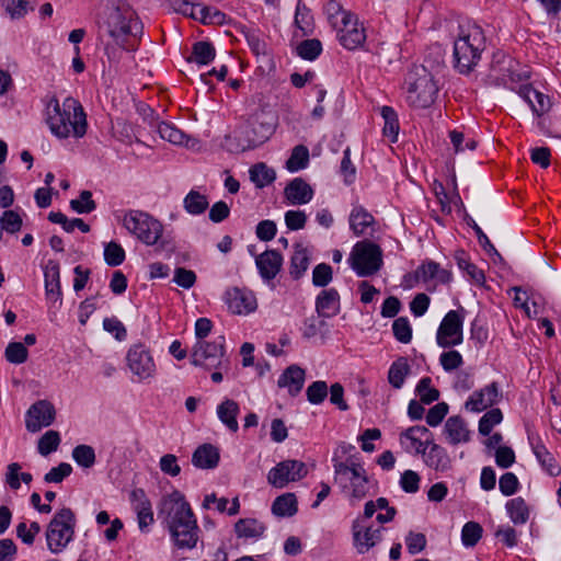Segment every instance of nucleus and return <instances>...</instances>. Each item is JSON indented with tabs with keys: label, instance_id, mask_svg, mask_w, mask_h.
Instances as JSON below:
<instances>
[{
	"label": "nucleus",
	"instance_id": "obj_47",
	"mask_svg": "<svg viewBox=\"0 0 561 561\" xmlns=\"http://www.w3.org/2000/svg\"><path fill=\"white\" fill-rule=\"evenodd\" d=\"M415 394L421 403L431 404L439 399V390L433 386L431 377H422L415 386Z\"/></svg>",
	"mask_w": 561,
	"mask_h": 561
},
{
	"label": "nucleus",
	"instance_id": "obj_23",
	"mask_svg": "<svg viewBox=\"0 0 561 561\" xmlns=\"http://www.w3.org/2000/svg\"><path fill=\"white\" fill-rule=\"evenodd\" d=\"M500 398L501 393L497 383L491 382L473 391L467 399L465 408L470 412L479 413L496 404Z\"/></svg>",
	"mask_w": 561,
	"mask_h": 561
},
{
	"label": "nucleus",
	"instance_id": "obj_11",
	"mask_svg": "<svg viewBox=\"0 0 561 561\" xmlns=\"http://www.w3.org/2000/svg\"><path fill=\"white\" fill-rule=\"evenodd\" d=\"M191 363L207 369L226 368L228 359L225 357V337L218 335L213 341L195 342L191 353Z\"/></svg>",
	"mask_w": 561,
	"mask_h": 561
},
{
	"label": "nucleus",
	"instance_id": "obj_4",
	"mask_svg": "<svg viewBox=\"0 0 561 561\" xmlns=\"http://www.w3.org/2000/svg\"><path fill=\"white\" fill-rule=\"evenodd\" d=\"M334 483L351 505L364 500L371 489V481L363 461L351 457L346 460L332 459Z\"/></svg>",
	"mask_w": 561,
	"mask_h": 561
},
{
	"label": "nucleus",
	"instance_id": "obj_22",
	"mask_svg": "<svg viewBox=\"0 0 561 561\" xmlns=\"http://www.w3.org/2000/svg\"><path fill=\"white\" fill-rule=\"evenodd\" d=\"M130 504L137 515L138 527L141 533H148L154 523L152 504L145 490L134 489L129 495Z\"/></svg>",
	"mask_w": 561,
	"mask_h": 561
},
{
	"label": "nucleus",
	"instance_id": "obj_9",
	"mask_svg": "<svg viewBox=\"0 0 561 561\" xmlns=\"http://www.w3.org/2000/svg\"><path fill=\"white\" fill-rule=\"evenodd\" d=\"M347 263L358 277L373 276L383 264L382 251L371 241H358L353 245Z\"/></svg>",
	"mask_w": 561,
	"mask_h": 561
},
{
	"label": "nucleus",
	"instance_id": "obj_2",
	"mask_svg": "<svg viewBox=\"0 0 561 561\" xmlns=\"http://www.w3.org/2000/svg\"><path fill=\"white\" fill-rule=\"evenodd\" d=\"M45 122L51 135L59 140L81 139L88 130L87 113L72 96L65 98L61 103L51 98L46 105Z\"/></svg>",
	"mask_w": 561,
	"mask_h": 561
},
{
	"label": "nucleus",
	"instance_id": "obj_33",
	"mask_svg": "<svg viewBox=\"0 0 561 561\" xmlns=\"http://www.w3.org/2000/svg\"><path fill=\"white\" fill-rule=\"evenodd\" d=\"M340 308V294L335 288L324 289L317 296L316 310L320 317H334Z\"/></svg>",
	"mask_w": 561,
	"mask_h": 561
},
{
	"label": "nucleus",
	"instance_id": "obj_14",
	"mask_svg": "<svg viewBox=\"0 0 561 561\" xmlns=\"http://www.w3.org/2000/svg\"><path fill=\"white\" fill-rule=\"evenodd\" d=\"M382 527L367 525L357 517L352 523V541L358 554H365L379 545L382 540Z\"/></svg>",
	"mask_w": 561,
	"mask_h": 561
},
{
	"label": "nucleus",
	"instance_id": "obj_43",
	"mask_svg": "<svg viewBox=\"0 0 561 561\" xmlns=\"http://www.w3.org/2000/svg\"><path fill=\"white\" fill-rule=\"evenodd\" d=\"M323 11L328 22L334 30L353 14V12L345 10L337 0H329L324 4Z\"/></svg>",
	"mask_w": 561,
	"mask_h": 561
},
{
	"label": "nucleus",
	"instance_id": "obj_18",
	"mask_svg": "<svg viewBox=\"0 0 561 561\" xmlns=\"http://www.w3.org/2000/svg\"><path fill=\"white\" fill-rule=\"evenodd\" d=\"M56 417L55 407L47 400L33 403L25 413V427L31 433H37L50 426Z\"/></svg>",
	"mask_w": 561,
	"mask_h": 561
},
{
	"label": "nucleus",
	"instance_id": "obj_28",
	"mask_svg": "<svg viewBox=\"0 0 561 561\" xmlns=\"http://www.w3.org/2000/svg\"><path fill=\"white\" fill-rule=\"evenodd\" d=\"M443 434L450 445L466 444L471 438V433L465 420L458 415L450 416L445 422Z\"/></svg>",
	"mask_w": 561,
	"mask_h": 561
},
{
	"label": "nucleus",
	"instance_id": "obj_29",
	"mask_svg": "<svg viewBox=\"0 0 561 561\" xmlns=\"http://www.w3.org/2000/svg\"><path fill=\"white\" fill-rule=\"evenodd\" d=\"M266 528V525L256 518H241L234 524L237 538L244 542L260 540L264 536Z\"/></svg>",
	"mask_w": 561,
	"mask_h": 561
},
{
	"label": "nucleus",
	"instance_id": "obj_38",
	"mask_svg": "<svg viewBox=\"0 0 561 561\" xmlns=\"http://www.w3.org/2000/svg\"><path fill=\"white\" fill-rule=\"evenodd\" d=\"M219 462L218 449L210 445L204 444L196 448L192 456V463L199 469H213Z\"/></svg>",
	"mask_w": 561,
	"mask_h": 561
},
{
	"label": "nucleus",
	"instance_id": "obj_64",
	"mask_svg": "<svg viewBox=\"0 0 561 561\" xmlns=\"http://www.w3.org/2000/svg\"><path fill=\"white\" fill-rule=\"evenodd\" d=\"M449 412V405L446 402H438L433 405L425 416L426 424L431 427H437L442 424Z\"/></svg>",
	"mask_w": 561,
	"mask_h": 561
},
{
	"label": "nucleus",
	"instance_id": "obj_30",
	"mask_svg": "<svg viewBox=\"0 0 561 561\" xmlns=\"http://www.w3.org/2000/svg\"><path fill=\"white\" fill-rule=\"evenodd\" d=\"M285 198L290 205H306L313 198V188L301 178L290 181L284 190Z\"/></svg>",
	"mask_w": 561,
	"mask_h": 561
},
{
	"label": "nucleus",
	"instance_id": "obj_49",
	"mask_svg": "<svg viewBox=\"0 0 561 561\" xmlns=\"http://www.w3.org/2000/svg\"><path fill=\"white\" fill-rule=\"evenodd\" d=\"M184 209L193 216L203 214L208 207V201L205 195L191 191L183 201Z\"/></svg>",
	"mask_w": 561,
	"mask_h": 561
},
{
	"label": "nucleus",
	"instance_id": "obj_52",
	"mask_svg": "<svg viewBox=\"0 0 561 561\" xmlns=\"http://www.w3.org/2000/svg\"><path fill=\"white\" fill-rule=\"evenodd\" d=\"M60 442V434L57 431L49 430L38 439L37 451L46 457L58 449Z\"/></svg>",
	"mask_w": 561,
	"mask_h": 561
},
{
	"label": "nucleus",
	"instance_id": "obj_21",
	"mask_svg": "<svg viewBox=\"0 0 561 561\" xmlns=\"http://www.w3.org/2000/svg\"><path fill=\"white\" fill-rule=\"evenodd\" d=\"M226 304L228 309L240 316L252 313L257 308V300L252 290L247 288H232L226 293Z\"/></svg>",
	"mask_w": 561,
	"mask_h": 561
},
{
	"label": "nucleus",
	"instance_id": "obj_10",
	"mask_svg": "<svg viewBox=\"0 0 561 561\" xmlns=\"http://www.w3.org/2000/svg\"><path fill=\"white\" fill-rule=\"evenodd\" d=\"M125 362L133 381L146 382L157 376V365L152 352L145 343L131 344L126 352Z\"/></svg>",
	"mask_w": 561,
	"mask_h": 561
},
{
	"label": "nucleus",
	"instance_id": "obj_46",
	"mask_svg": "<svg viewBox=\"0 0 561 561\" xmlns=\"http://www.w3.org/2000/svg\"><path fill=\"white\" fill-rule=\"evenodd\" d=\"M380 115L385 121L383 124V135L392 142H396L398 140V134H399V119L396 111L390 106H382L380 108Z\"/></svg>",
	"mask_w": 561,
	"mask_h": 561
},
{
	"label": "nucleus",
	"instance_id": "obj_36",
	"mask_svg": "<svg viewBox=\"0 0 561 561\" xmlns=\"http://www.w3.org/2000/svg\"><path fill=\"white\" fill-rule=\"evenodd\" d=\"M240 413L239 404L232 399H225L217 405L216 414L219 421L232 433L239 430L238 415Z\"/></svg>",
	"mask_w": 561,
	"mask_h": 561
},
{
	"label": "nucleus",
	"instance_id": "obj_58",
	"mask_svg": "<svg viewBox=\"0 0 561 561\" xmlns=\"http://www.w3.org/2000/svg\"><path fill=\"white\" fill-rule=\"evenodd\" d=\"M322 51V44L319 39H305L297 46V54L305 60H314Z\"/></svg>",
	"mask_w": 561,
	"mask_h": 561
},
{
	"label": "nucleus",
	"instance_id": "obj_3",
	"mask_svg": "<svg viewBox=\"0 0 561 561\" xmlns=\"http://www.w3.org/2000/svg\"><path fill=\"white\" fill-rule=\"evenodd\" d=\"M100 36H108L122 48L128 36L142 33V24L135 11L121 0H106L96 19Z\"/></svg>",
	"mask_w": 561,
	"mask_h": 561
},
{
	"label": "nucleus",
	"instance_id": "obj_44",
	"mask_svg": "<svg viewBox=\"0 0 561 561\" xmlns=\"http://www.w3.org/2000/svg\"><path fill=\"white\" fill-rule=\"evenodd\" d=\"M309 266V253L301 244H296L294 254L290 259L289 274L293 278L298 279L307 271Z\"/></svg>",
	"mask_w": 561,
	"mask_h": 561
},
{
	"label": "nucleus",
	"instance_id": "obj_6",
	"mask_svg": "<svg viewBox=\"0 0 561 561\" xmlns=\"http://www.w3.org/2000/svg\"><path fill=\"white\" fill-rule=\"evenodd\" d=\"M115 219L126 231L146 245H154L163 234V225L149 213L139 209L117 210Z\"/></svg>",
	"mask_w": 561,
	"mask_h": 561
},
{
	"label": "nucleus",
	"instance_id": "obj_15",
	"mask_svg": "<svg viewBox=\"0 0 561 561\" xmlns=\"http://www.w3.org/2000/svg\"><path fill=\"white\" fill-rule=\"evenodd\" d=\"M273 131L274 128L272 124L268 123L254 121L251 124L244 125L236 131L238 148L241 151L254 149L264 144Z\"/></svg>",
	"mask_w": 561,
	"mask_h": 561
},
{
	"label": "nucleus",
	"instance_id": "obj_35",
	"mask_svg": "<svg viewBox=\"0 0 561 561\" xmlns=\"http://www.w3.org/2000/svg\"><path fill=\"white\" fill-rule=\"evenodd\" d=\"M518 64L506 55H496L493 64V71L499 73L504 83H514L522 80L523 75L516 72Z\"/></svg>",
	"mask_w": 561,
	"mask_h": 561
},
{
	"label": "nucleus",
	"instance_id": "obj_63",
	"mask_svg": "<svg viewBox=\"0 0 561 561\" xmlns=\"http://www.w3.org/2000/svg\"><path fill=\"white\" fill-rule=\"evenodd\" d=\"M0 5L12 20L24 18L28 11V2L26 0H0Z\"/></svg>",
	"mask_w": 561,
	"mask_h": 561
},
{
	"label": "nucleus",
	"instance_id": "obj_19",
	"mask_svg": "<svg viewBox=\"0 0 561 561\" xmlns=\"http://www.w3.org/2000/svg\"><path fill=\"white\" fill-rule=\"evenodd\" d=\"M527 438L540 469L550 477L554 478L560 476L561 466L552 453L547 448L539 434L528 432Z\"/></svg>",
	"mask_w": 561,
	"mask_h": 561
},
{
	"label": "nucleus",
	"instance_id": "obj_55",
	"mask_svg": "<svg viewBox=\"0 0 561 561\" xmlns=\"http://www.w3.org/2000/svg\"><path fill=\"white\" fill-rule=\"evenodd\" d=\"M483 529L476 522H468L461 529V543L466 548L474 547L482 537Z\"/></svg>",
	"mask_w": 561,
	"mask_h": 561
},
{
	"label": "nucleus",
	"instance_id": "obj_60",
	"mask_svg": "<svg viewBox=\"0 0 561 561\" xmlns=\"http://www.w3.org/2000/svg\"><path fill=\"white\" fill-rule=\"evenodd\" d=\"M28 351L22 342H10L4 351L5 359L11 364H22L26 362Z\"/></svg>",
	"mask_w": 561,
	"mask_h": 561
},
{
	"label": "nucleus",
	"instance_id": "obj_53",
	"mask_svg": "<svg viewBox=\"0 0 561 561\" xmlns=\"http://www.w3.org/2000/svg\"><path fill=\"white\" fill-rule=\"evenodd\" d=\"M215 48L208 42H197L193 45L191 60L198 65H208L215 58Z\"/></svg>",
	"mask_w": 561,
	"mask_h": 561
},
{
	"label": "nucleus",
	"instance_id": "obj_20",
	"mask_svg": "<svg viewBox=\"0 0 561 561\" xmlns=\"http://www.w3.org/2000/svg\"><path fill=\"white\" fill-rule=\"evenodd\" d=\"M172 7L174 11L204 24L221 23L225 18V14L215 8L192 3L187 0H174Z\"/></svg>",
	"mask_w": 561,
	"mask_h": 561
},
{
	"label": "nucleus",
	"instance_id": "obj_54",
	"mask_svg": "<svg viewBox=\"0 0 561 561\" xmlns=\"http://www.w3.org/2000/svg\"><path fill=\"white\" fill-rule=\"evenodd\" d=\"M72 458L79 467L89 469L95 463V451L90 445L81 444L72 449Z\"/></svg>",
	"mask_w": 561,
	"mask_h": 561
},
{
	"label": "nucleus",
	"instance_id": "obj_17",
	"mask_svg": "<svg viewBox=\"0 0 561 561\" xmlns=\"http://www.w3.org/2000/svg\"><path fill=\"white\" fill-rule=\"evenodd\" d=\"M433 440V433L423 425L410 426L399 435L401 448L412 455L422 456Z\"/></svg>",
	"mask_w": 561,
	"mask_h": 561
},
{
	"label": "nucleus",
	"instance_id": "obj_26",
	"mask_svg": "<svg viewBox=\"0 0 561 561\" xmlns=\"http://www.w3.org/2000/svg\"><path fill=\"white\" fill-rule=\"evenodd\" d=\"M44 283L47 301L54 307H60L62 304V293L58 262L51 260L47 262L44 267Z\"/></svg>",
	"mask_w": 561,
	"mask_h": 561
},
{
	"label": "nucleus",
	"instance_id": "obj_39",
	"mask_svg": "<svg viewBox=\"0 0 561 561\" xmlns=\"http://www.w3.org/2000/svg\"><path fill=\"white\" fill-rule=\"evenodd\" d=\"M505 511L514 525H525L530 516L529 505L522 496L508 500L505 504Z\"/></svg>",
	"mask_w": 561,
	"mask_h": 561
},
{
	"label": "nucleus",
	"instance_id": "obj_61",
	"mask_svg": "<svg viewBox=\"0 0 561 561\" xmlns=\"http://www.w3.org/2000/svg\"><path fill=\"white\" fill-rule=\"evenodd\" d=\"M392 332L400 343L408 344L412 340V327L407 317H400L393 321Z\"/></svg>",
	"mask_w": 561,
	"mask_h": 561
},
{
	"label": "nucleus",
	"instance_id": "obj_57",
	"mask_svg": "<svg viewBox=\"0 0 561 561\" xmlns=\"http://www.w3.org/2000/svg\"><path fill=\"white\" fill-rule=\"evenodd\" d=\"M23 220L21 215L15 210L7 209L0 216V228L7 233L14 234L22 228Z\"/></svg>",
	"mask_w": 561,
	"mask_h": 561
},
{
	"label": "nucleus",
	"instance_id": "obj_51",
	"mask_svg": "<svg viewBox=\"0 0 561 561\" xmlns=\"http://www.w3.org/2000/svg\"><path fill=\"white\" fill-rule=\"evenodd\" d=\"M158 133L163 140L173 145H187L186 135L171 123L161 122L158 125Z\"/></svg>",
	"mask_w": 561,
	"mask_h": 561
},
{
	"label": "nucleus",
	"instance_id": "obj_31",
	"mask_svg": "<svg viewBox=\"0 0 561 561\" xmlns=\"http://www.w3.org/2000/svg\"><path fill=\"white\" fill-rule=\"evenodd\" d=\"M305 377L306 374L301 367L290 365L278 377L277 386L287 389L290 396L296 397L304 387Z\"/></svg>",
	"mask_w": 561,
	"mask_h": 561
},
{
	"label": "nucleus",
	"instance_id": "obj_56",
	"mask_svg": "<svg viewBox=\"0 0 561 561\" xmlns=\"http://www.w3.org/2000/svg\"><path fill=\"white\" fill-rule=\"evenodd\" d=\"M103 255L105 263L113 267L121 265L126 257L124 248L115 241L104 244Z\"/></svg>",
	"mask_w": 561,
	"mask_h": 561
},
{
	"label": "nucleus",
	"instance_id": "obj_24",
	"mask_svg": "<svg viewBox=\"0 0 561 561\" xmlns=\"http://www.w3.org/2000/svg\"><path fill=\"white\" fill-rule=\"evenodd\" d=\"M417 280L424 283L427 288H436L451 280V273L432 260L424 261L415 271Z\"/></svg>",
	"mask_w": 561,
	"mask_h": 561
},
{
	"label": "nucleus",
	"instance_id": "obj_27",
	"mask_svg": "<svg viewBox=\"0 0 561 561\" xmlns=\"http://www.w3.org/2000/svg\"><path fill=\"white\" fill-rule=\"evenodd\" d=\"M255 266L262 280L270 285L282 270L283 256L276 250H266L255 257Z\"/></svg>",
	"mask_w": 561,
	"mask_h": 561
},
{
	"label": "nucleus",
	"instance_id": "obj_13",
	"mask_svg": "<svg viewBox=\"0 0 561 561\" xmlns=\"http://www.w3.org/2000/svg\"><path fill=\"white\" fill-rule=\"evenodd\" d=\"M308 474L305 462L287 459L278 462L267 472V482L276 488L283 489L291 482H297Z\"/></svg>",
	"mask_w": 561,
	"mask_h": 561
},
{
	"label": "nucleus",
	"instance_id": "obj_62",
	"mask_svg": "<svg viewBox=\"0 0 561 561\" xmlns=\"http://www.w3.org/2000/svg\"><path fill=\"white\" fill-rule=\"evenodd\" d=\"M70 207L77 214H90L96 208L90 191H82L78 198L70 201Z\"/></svg>",
	"mask_w": 561,
	"mask_h": 561
},
{
	"label": "nucleus",
	"instance_id": "obj_1",
	"mask_svg": "<svg viewBox=\"0 0 561 561\" xmlns=\"http://www.w3.org/2000/svg\"><path fill=\"white\" fill-rule=\"evenodd\" d=\"M158 517L176 549L196 548L201 529L190 502L181 491L173 490L161 499Z\"/></svg>",
	"mask_w": 561,
	"mask_h": 561
},
{
	"label": "nucleus",
	"instance_id": "obj_34",
	"mask_svg": "<svg viewBox=\"0 0 561 561\" xmlns=\"http://www.w3.org/2000/svg\"><path fill=\"white\" fill-rule=\"evenodd\" d=\"M202 507L204 510L214 508L219 513H226L229 516H234L240 512V501L238 496L229 500L227 497H217L215 493H210L204 496Z\"/></svg>",
	"mask_w": 561,
	"mask_h": 561
},
{
	"label": "nucleus",
	"instance_id": "obj_41",
	"mask_svg": "<svg viewBox=\"0 0 561 561\" xmlns=\"http://www.w3.org/2000/svg\"><path fill=\"white\" fill-rule=\"evenodd\" d=\"M375 219L363 206H354L350 214V227L356 236L366 233Z\"/></svg>",
	"mask_w": 561,
	"mask_h": 561
},
{
	"label": "nucleus",
	"instance_id": "obj_45",
	"mask_svg": "<svg viewBox=\"0 0 561 561\" xmlns=\"http://www.w3.org/2000/svg\"><path fill=\"white\" fill-rule=\"evenodd\" d=\"M250 180L259 188H263L274 182L276 175L272 168L265 163H256L249 170Z\"/></svg>",
	"mask_w": 561,
	"mask_h": 561
},
{
	"label": "nucleus",
	"instance_id": "obj_7",
	"mask_svg": "<svg viewBox=\"0 0 561 561\" xmlns=\"http://www.w3.org/2000/svg\"><path fill=\"white\" fill-rule=\"evenodd\" d=\"M438 92L437 83L424 66H414L405 78V102L415 110L430 107Z\"/></svg>",
	"mask_w": 561,
	"mask_h": 561
},
{
	"label": "nucleus",
	"instance_id": "obj_50",
	"mask_svg": "<svg viewBox=\"0 0 561 561\" xmlns=\"http://www.w3.org/2000/svg\"><path fill=\"white\" fill-rule=\"evenodd\" d=\"M309 163V150L307 147L299 145L296 146L289 159L286 162V168L289 172H298L307 168Z\"/></svg>",
	"mask_w": 561,
	"mask_h": 561
},
{
	"label": "nucleus",
	"instance_id": "obj_8",
	"mask_svg": "<svg viewBox=\"0 0 561 561\" xmlns=\"http://www.w3.org/2000/svg\"><path fill=\"white\" fill-rule=\"evenodd\" d=\"M76 515L69 507L57 511L45 529V540L48 551L53 554L62 553L75 540Z\"/></svg>",
	"mask_w": 561,
	"mask_h": 561
},
{
	"label": "nucleus",
	"instance_id": "obj_48",
	"mask_svg": "<svg viewBox=\"0 0 561 561\" xmlns=\"http://www.w3.org/2000/svg\"><path fill=\"white\" fill-rule=\"evenodd\" d=\"M41 525L37 522L23 520L16 525V537L26 546H32L41 533Z\"/></svg>",
	"mask_w": 561,
	"mask_h": 561
},
{
	"label": "nucleus",
	"instance_id": "obj_5",
	"mask_svg": "<svg viewBox=\"0 0 561 561\" xmlns=\"http://www.w3.org/2000/svg\"><path fill=\"white\" fill-rule=\"evenodd\" d=\"M484 49L485 36L482 27L471 21L461 23L454 42L455 68L460 73L468 75L479 64Z\"/></svg>",
	"mask_w": 561,
	"mask_h": 561
},
{
	"label": "nucleus",
	"instance_id": "obj_12",
	"mask_svg": "<svg viewBox=\"0 0 561 561\" xmlns=\"http://www.w3.org/2000/svg\"><path fill=\"white\" fill-rule=\"evenodd\" d=\"M466 310H449L442 319L436 331V343L442 348H450L463 342V322Z\"/></svg>",
	"mask_w": 561,
	"mask_h": 561
},
{
	"label": "nucleus",
	"instance_id": "obj_32",
	"mask_svg": "<svg viewBox=\"0 0 561 561\" xmlns=\"http://www.w3.org/2000/svg\"><path fill=\"white\" fill-rule=\"evenodd\" d=\"M424 463L435 471L445 472L450 469L451 460L448 453L440 445L432 442L428 448L422 454Z\"/></svg>",
	"mask_w": 561,
	"mask_h": 561
},
{
	"label": "nucleus",
	"instance_id": "obj_25",
	"mask_svg": "<svg viewBox=\"0 0 561 561\" xmlns=\"http://www.w3.org/2000/svg\"><path fill=\"white\" fill-rule=\"evenodd\" d=\"M518 95L529 105L534 115L538 118V126L543 127L542 116L551 108V101L548 95L534 89L529 84L519 87Z\"/></svg>",
	"mask_w": 561,
	"mask_h": 561
},
{
	"label": "nucleus",
	"instance_id": "obj_16",
	"mask_svg": "<svg viewBox=\"0 0 561 561\" xmlns=\"http://www.w3.org/2000/svg\"><path fill=\"white\" fill-rule=\"evenodd\" d=\"M340 44L348 50L362 48L366 42V28L356 14H352L335 28Z\"/></svg>",
	"mask_w": 561,
	"mask_h": 561
},
{
	"label": "nucleus",
	"instance_id": "obj_37",
	"mask_svg": "<svg viewBox=\"0 0 561 561\" xmlns=\"http://www.w3.org/2000/svg\"><path fill=\"white\" fill-rule=\"evenodd\" d=\"M410 374L411 365L408 357L400 356L391 363L387 379L393 389L399 390L404 386L405 379Z\"/></svg>",
	"mask_w": 561,
	"mask_h": 561
},
{
	"label": "nucleus",
	"instance_id": "obj_42",
	"mask_svg": "<svg viewBox=\"0 0 561 561\" xmlns=\"http://www.w3.org/2000/svg\"><path fill=\"white\" fill-rule=\"evenodd\" d=\"M298 511V503L294 493H284L277 496L272 504V513L277 517H291Z\"/></svg>",
	"mask_w": 561,
	"mask_h": 561
},
{
	"label": "nucleus",
	"instance_id": "obj_59",
	"mask_svg": "<svg viewBox=\"0 0 561 561\" xmlns=\"http://www.w3.org/2000/svg\"><path fill=\"white\" fill-rule=\"evenodd\" d=\"M503 421L502 411L497 408L489 410L479 421V433L489 435L493 427Z\"/></svg>",
	"mask_w": 561,
	"mask_h": 561
},
{
	"label": "nucleus",
	"instance_id": "obj_40",
	"mask_svg": "<svg viewBox=\"0 0 561 561\" xmlns=\"http://www.w3.org/2000/svg\"><path fill=\"white\" fill-rule=\"evenodd\" d=\"M294 24L300 31L301 36H308L313 33V15L311 10L301 0H298L296 4Z\"/></svg>",
	"mask_w": 561,
	"mask_h": 561
}]
</instances>
